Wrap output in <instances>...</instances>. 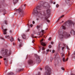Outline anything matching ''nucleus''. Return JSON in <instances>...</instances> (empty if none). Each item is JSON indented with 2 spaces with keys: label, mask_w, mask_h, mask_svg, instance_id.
Instances as JSON below:
<instances>
[{
  "label": "nucleus",
  "mask_w": 75,
  "mask_h": 75,
  "mask_svg": "<svg viewBox=\"0 0 75 75\" xmlns=\"http://www.w3.org/2000/svg\"><path fill=\"white\" fill-rule=\"evenodd\" d=\"M37 10L35 9L34 11L32 13L33 15L36 16L38 17H40V15H41V12L40 11L41 10V8L40 6H38L36 7Z\"/></svg>",
  "instance_id": "1"
},
{
  "label": "nucleus",
  "mask_w": 75,
  "mask_h": 75,
  "mask_svg": "<svg viewBox=\"0 0 75 75\" xmlns=\"http://www.w3.org/2000/svg\"><path fill=\"white\" fill-rule=\"evenodd\" d=\"M1 52L4 57H9L11 54V51L10 50L8 51L7 49L2 50Z\"/></svg>",
  "instance_id": "2"
},
{
  "label": "nucleus",
  "mask_w": 75,
  "mask_h": 75,
  "mask_svg": "<svg viewBox=\"0 0 75 75\" xmlns=\"http://www.w3.org/2000/svg\"><path fill=\"white\" fill-rule=\"evenodd\" d=\"M69 37H70V35L69 34L65 32H64L62 33H61V35H60L59 37L60 38H67Z\"/></svg>",
  "instance_id": "3"
},
{
  "label": "nucleus",
  "mask_w": 75,
  "mask_h": 75,
  "mask_svg": "<svg viewBox=\"0 0 75 75\" xmlns=\"http://www.w3.org/2000/svg\"><path fill=\"white\" fill-rule=\"evenodd\" d=\"M46 71L44 74V75H50L51 69L48 66H46L45 67Z\"/></svg>",
  "instance_id": "4"
},
{
  "label": "nucleus",
  "mask_w": 75,
  "mask_h": 75,
  "mask_svg": "<svg viewBox=\"0 0 75 75\" xmlns=\"http://www.w3.org/2000/svg\"><path fill=\"white\" fill-rule=\"evenodd\" d=\"M15 11H16L17 13H18V14H19L20 13H21V14L22 16H24V12H23V11L22 10L20 9H16L15 10Z\"/></svg>",
  "instance_id": "5"
},
{
  "label": "nucleus",
  "mask_w": 75,
  "mask_h": 75,
  "mask_svg": "<svg viewBox=\"0 0 75 75\" xmlns=\"http://www.w3.org/2000/svg\"><path fill=\"white\" fill-rule=\"evenodd\" d=\"M35 56H36V62L37 63H39V62H40V57L37 55V54H35Z\"/></svg>",
  "instance_id": "6"
},
{
  "label": "nucleus",
  "mask_w": 75,
  "mask_h": 75,
  "mask_svg": "<svg viewBox=\"0 0 75 75\" xmlns=\"http://www.w3.org/2000/svg\"><path fill=\"white\" fill-rule=\"evenodd\" d=\"M41 4L42 5V6L43 7H47V6H48V4L47 2H45L44 3H43L42 2L41 3Z\"/></svg>",
  "instance_id": "7"
},
{
  "label": "nucleus",
  "mask_w": 75,
  "mask_h": 75,
  "mask_svg": "<svg viewBox=\"0 0 75 75\" xmlns=\"http://www.w3.org/2000/svg\"><path fill=\"white\" fill-rule=\"evenodd\" d=\"M44 41V39H42L40 41V42L42 45H43V46H45V44L44 42H43L42 41Z\"/></svg>",
  "instance_id": "8"
},
{
  "label": "nucleus",
  "mask_w": 75,
  "mask_h": 75,
  "mask_svg": "<svg viewBox=\"0 0 75 75\" xmlns=\"http://www.w3.org/2000/svg\"><path fill=\"white\" fill-rule=\"evenodd\" d=\"M49 16V15H47V16H46L45 17V20H46L47 22H48V23H50V20H49L48 19H48V18H49V16Z\"/></svg>",
  "instance_id": "9"
},
{
  "label": "nucleus",
  "mask_w": 75,
  "mask_h": 75,
  "mask_svg": "<svg viewBox=\"0 0 75 75\" xmlns=\"http://www.w3.org/2000/svg\"><path fill=\"white\" fill-rule=\"evenodd\" d=\"M46 13L48 15H50V14H51V11L49 9H47L46 10Z\"/></svg>",
  "instance_id": "10"
},
{
  "label": "nucleus",
  "mask_w": 75,
  "mask_h": 75,
  "mask_svg": "<svg viewBox=\"0 0 75 75\" xmlns=\"http://www.w3.org/2000/svg\"><path fill=\"white\" fill-rule=\"evenodd\" d=\"M74 24H75V22L70 21L69 22V25H74Z\"/></svg>",
  "instance_id": "11"
},
{
  "label": "nucleus",
  "mask_w": 75,
  "mask_h": 75,
  "mask_svg": "<svg viewBox=\"0 0 75 75\" xmlns=\"http://www.w3.org/2000/svg\"><path fill=\"white\" fill-rule=\"evenodd\" d=\"M3 32L4 34H7V29H5L3 30Z\"/></svg>",
  "instance_id": "12"
},
{
  "label": "nucleus",
  "mask_w": 75,
  "mask_h": 75,
  "mask_svg": "<svg viewBox=\"0 0 75 75\" xmlns=\"http://www.w3.org/2000/svg\"><path fill=\"white\" fill-rule=\"evenodd\" d=\"M33 61L31 60H29L28 61V64H33Z\"/></svg>",
  "instance_id": "13"
},
{
  "label": "nucleus",
  "mask_w": 75,
  "mask_h": 75,
  "mask_svg": "<svg viewBox=\"0 0 75 75\" xmlns=\"http://www.w3.org/2000/svg\"><path fill=\"white\" fill-rule=\"evenodd\" d=\"M4 61H5V65H7V59H6V58H4Z\"/></svg>",
  "instance_id": "14"
},
{
  "label": "nucleus",
  "mask_w": 75,
  "mask_h": 75,
  "mask_svg": "<svg viewBox=\"0 0 75 75\" xmlns=\"http://www.w3.org/2000/svg\"><path fill=\"white\" fill-rule=\"evenodd\" d=\"M22 37L23 39H25V34H22Z\"/></svg>",
  "instance_id": "15"
},
{
  "label": "nucleus",
  "mask_w": 75,
  "mask_h": 75,
  "mask_svg": "<svg viewBox=\"0 0 75 75\" xmlns=\"http://www.w3.org/2000/svg\"><path fill=\"white\" fill-rule=\"evenodd\" d=\"M40 27L41 26L40 25H38L37 26V29H38V31H40Z\"/></svg>",
  "instance_id": "16"
},
{
  "label": "nucleus",
  "mask_w": 75,
  "mask_h": 75,
  "mask_svg": "<svg viewBox=\"0 0 75 75\" xmlns=\"http://www.w3.org/2000/svg\"><path fill=\"white\" fill-rule=\"evenodd\" d=\"M70 33L72 34H75V31L73 30L70 31Z\"/></svg>",
  "instance_id": "17"
},
{
  "label": "nucleus",
  "mask_w": 75,
  "mask_h": 75,
  "mask_svg": "<svg viewBox=\"0 0 75 75\" xmlns=\"http://www.w3.org/2000/svg\"><path fill=\"white\" fill-rule=\"evenodd\" d=\"M8 75H14V74H13V73L12 72H10L9 73H8Z\"/></svg>",
  "instance_id": "18"
},
{
  "label": "nucleus",
  "mask_w": 75,
  "mask_h": 75,
  "mask_svg": "<svg viewBox=\"0 0 75 75\" xmlns=\"http://www.w3.org/2000/svg\"><path fill=\"white\" fill-rule=\"evenodd\" d=\"M44 30H42L40 32V34H42V35H43V33H44Z\"/></svg>",
  "instance_id": "19"
},
{
  "label": "nucleus",
  "mask_w": 75,
  "mask_h": 75,
  "mask_svg": "<svg viewBox=\"0 0 75 75\" xmlns=\"http://www.w3.org/2000/svg\"><path fill=\"white\" fill-rule=\"evenodd\" d=\"M13 0V3H14L16 4V3H17V2H18V0Z\"/></svg>",
  "instance_id": "20"
},
{
  "label": "nucleus",
  "mask_w": 75,
  "mask_h": 75,
  "mask_svg": "<svg viewBox=\"0 0 75 75\" xmlns=\"http://www.w3.org/2000/svg\"><path fill=\"white\" fill-rule=\"evenodd\" d=\"M11 39L10 40V41L11 42H13V41H14V38H13V37H11Z\"/></svg>",
  "instance_id": "21"
},
{
  "label": "nucleus",
  "mask_w": 75,
  "mask_h": 75,
  "mask_svg": "<svg viewBox=\"0 0 75 75\" xmlns=\"http://www.w3.org/2000/svg\"><path fill=\"white\" fill-rule=\"evenodd\" d=\"M57 60H58V62H59V63H61V60L60 58H59V59H57Z\"/></svg>",
  "instance_id": "22"
},
{
  "label": "nucleus",
  "mask_w": 75,
  "mask_h": 75,
  "mask_svg": "<svg viewBox=\"0 0 75 75\" xmlns=\"http://www.w3.org/2000/svg\"><path fill=\"white\" fill-rule=\"evenodd\" d=\"M70 2H71V1H70L68 0L66 1V4H69Z\"/></svg>",
  "instance_id": "23"
},
{
  "label": "nucleus",
  "mask_w": 75,
  "mask_h": 75,
  "mask_svg": "<svg viewBox=\"0 0 75 75\" xmlns=\"http://www.w3.org/2000/svg\"><path fill=\"white\" fill-rule=\"evenodd\" d=\"M64 16L63 15L61 16L60 17H59L58 19V20H59V19H61V18H62V17H64Z\"/></svg>",
  "instance_id": "24"
},
{
  "label": "nucleus",
  "mask_w": 75,
  "mask_h": 75,
  "mask_svg": "<svg viewBox=\"0 0 75 75\" xmlns=\"http://www.w3.org/2000/svg\"><path fill=\"white\" fill-rule=\"evenodd\" d=\"M62 28L64 30H65V29H66V27H65V26L63 25H62Z\"/></svg>",
  "instance_id": "25"
},
{
  "label": "nucleus",
  "mask_w": 75,
  "mask_h": 75,
  "mask_svg": "<svg viewBox=\"0 0 75 75\" xmlns=\"http://www.w3.org/2000/svg\"><path fill=\"white\" fill-rule=\"evenodd\" d=\"M61 55L62 57H63L65 56V55H64V54L63 53H61Z\"/></svg>",
  "instance_id": "26"
},
{
  "label": "nucleus",
  "mask_w": 75,
  "mask_h": 75,
  "mask_svg": "<svg viewBox=\"0 0 75 75\" xmlns=\"http://www.w3.org/2000/svg\"><path fill=\"white\" fill-rule=\"evenodd\" d=\"M50 62H51L52 60H53V58L52 57H50Z\"/></svg>",
  "instance_id": "27"
},
{
  "label": "nucleus",
  "mask_w": 75,
  "mask_h": 75,
  "mask_svg": "<svg viewBox=\"0 0 75 75\" xmlns=\"http://www.w3.org/2000/svg\"><path fill=\"white\" fill-rule=\"evenodd\" d=\"M26 6V4H24L23 6L24 8H23V9H25V6Z\"/></svg>",
  "instance_id": "28"
},
{
  "label": "nucleus",
  "mask_w": 75,
  "mask_h": 75,
  "mask_svg": "<svg viewBox=\"0 0 75 75\" xmlns=\"http://www.w3.org/2000/svg\"><path fill=\"white\" fill-rule=\"evenodd\" d=\"M46 51L47 52H49V51H50V52H51V50H50L49 49H47V50Z\"/></svg>",
  "instance_id": "29"
},
{
  "label": "nucleus",
  "mask_w": 75,
  "mask_h": 75,
  "mask_svg": "<svg viewBox=\"0 0 75 75\" xmlns=\"http://www.w3.org/2000/svg\"><path fill=\"white\" fill-rule=\"evenodd\" d=\"M73 58H75V51L74 52Z\"/></svg>",
  "instance_id": "30"
},
{
  "label": "nucleus",
  "mask_w": 75,
  "mask_h": 75,
  "mask_svg": "<svg viewBox=\"0 0 75 75\" xmlns=\"http://www.w3.org/2000/svg\"><path fill=\"white\" fill-rule=\"evenodd\" d=\"M62 60L63 62H65V58L64 57L63 58Z\"/></svg>",
  "instance_id": "31"
},
{
  "label": "nucleus",
  "mask_w": 75,
  "mask_h": 75,
  "mask_svg": "<svg viewBox=\"0 0 75 75\" xmlns=\"http://www.w3.org/2000/svg\"><path fill=\"white\" fill-rule=\"evenodd\" d=\"M58 56H59V55L58 54H57L56 55L55 54V58H57V57H58Z\"/></svg>",
  "instance_id": "32"
},
{
  "label": "nucleus",
  "mask_w": 75,
  "mask_h": 75,
  "mask_svg": "<svg viewBox=\"0 0 75 75\" xmlns=\"http://www.w3.org/2000/svg\"><path fill=\"white\" fill-rule=\"evenodd\" d=\"M5 38H10V36H6L5 37Z\"/></svg>",
  "instance_id": "33"
},
{
  "label": "nucleus",
  "mask_w": 75,
  "mask_h": 75,
  "mask_svg": "<svg viewBox=\"0 0 75 75\" xmlns=\"http://www.w3.org/2000/svg\"><path fill=\"white\" fill-rule=\"evenodd\" d=\"M40 72H38V74H37L36 75H40Z\"/></svg>",
  "instance_id": "34"
},
{
  "label": "nucleus",
  "mask_w": 75,
  "mask_h": 75,
  "mask_svg": "<svg viewBox=\"0 0 75 75\" xmlns=\"http://www.w3.org/2000/svg\"><path fill=\"white\" fill-rule=\"evenodd\" d=\"M5 22L6 24H7V21H5Z\"/></svg>",
  "instance_id": "35"
},
{
  "label": "nucleus",
  "mask_w": 75,
  "mask_h": 75,
  "mask_svg": "<svg viewBox=\"0 0 75 75\" xmlns=\"http://www.w3.org/2000/svg\"><path fill=\"white\" fill-rule=\"evenodd\" d=\"M49 47L50 48H51L52 47V46L51 45H49Z\"/></svg>",
  "instance_id": "36"
},
{
  "label": "nucleus",
  "mask_w": 75,
  "mask_h": 75,
  "mask_svg": "<svg viewBox=\"0 0 75 75\" xmlns=\"http://www.w3.org/2000/svg\"><path fill=\"white\" fill-rule=\"evenodd\" d=\"M56 6L57 8V7H59V5L58 4H57L56 5Z\"/></svg>",
  "instance_id": "37"
},
{
  "label": "nucleus",
  "mask_w": 75,
  "mask_h": 75,
  "mask_svg": "<svg viewBox=\"0 0 75 75\" xmlns=\"http://www.w3.org/2000/svg\"><path fill=\"white\" fill-rule=\"evenodd\" d=\"M61 68L62 70H63V71H64V67H62Z\"/></svg>",
  "instance_id": "38"
},
{
  "label": "nucleus",
  "mask_w": 75,
  "mask_h": 75,
  "mask_svg": "<svg viewBox=\"0 0 75 75\" xmlns=\"http://www.w3.org/2000/svg\"><path fill=\"white\" fill-rule=\"evenodd\" d=\"M55 52V50H53L52 51V53H54Z\"/></svg>",
  "instance_id": "39"
},
{
  "label": "nucleus",
  "mask_w": 75,
  "mask_h": 75,
  "mask_svg": "<svg viewBox=\"0 0 75 75\" xmlns=\"http://www.w3.org/2000/svg\"><path fill=\"white\" fill-rule=\"evenodd\" d=\"M42 50H45V48L44 47H42Z\"/></svg>",
  "instance_id": "40"
},
{
  "label": "nucleus",
  "mask_w": 75,
  "mask_h": 75,
  "mask_svg": "<svg viewBox=\"0 0 75 75\" xmlns=\"http://www.w3.org/2000/svg\"><path fill=\"white\" fill-rule=\"evenodd\" d=\"M51 38L50 37L48 39V40H49V41H51Z\"/></svg>",
  "instance_id": "41"
},
{
  "label": "nucleus",
  "mask_w": 75,
  "mask_h": 75,
  "mask_svg": "<svg viewBox=\"0 0 75 75\" xmlns=\"http://www.w3.org/2000/svg\"><path fill=\"white\" fill-rule=\"evenodd\" d=\"M22 46L21 43H20L19 45V47H21Z\"/></svg>",
  "instance_id": "42"
},
{
  "label": "nucleus",
  "mask_w": 75,
  "mask_h": 75,
  "mask_svg": "<svg viewBox=\"0 0 75 75\" xmlns=\"http://www.w3.org/2000/svg\"><path fill=\"white\" fill-rule=\"evenodd\" d=\"M30 27H33V24H30Z\"/></svg>",
  "instance_id": "43"
},
{
  "label": "nucleus",
  "mask_w": 75,
  "mask_h": 75,
  "mask_svg": "<svg viewBox=\"0 0 75 75\" xmlns=\"http://www.w3.org/2000/svg\"><path fill=\"white\" fill-rule=\"evenodd\" d=\"M67 48L68 50H70V49L69 48V47H68V46H67Z\"/></svg>",
  "instance_id": "44"
},
{
  "label": "nucleus",
  "mask_w": 75,
  "mask_h": 75,
  "mask_svg": "<svg viewBox=\"0 0 75 75\" xmlns=\"http://www.w3.org/2000/svg\"><path fill=\"white\" fill-rule=\"evenodd\" d=\"M67 48L68 50H70V49L69 48V47H68V46H67Z\"/></svg>",
  "instance_id": "45"
},
{
  "label": "nucleus",
  "mask_w": 75,
  "mask_h": 75,
  "mask_svg": "<svg viewBox=\"0 0 75 75\" xmlns=\"http://www.w3.org/2000/svg\"><path fill=\"white\" fill-rule=\"evenodd\" d=\"M50 2L51 3H53V1H52V0H51V1H50Z\"/></svg>",
  "instance_id": "46"
},
{
  "label": "nucleus",
  "mask_w": 75,
  "mask_h": 75,
  "mask_svg": "<svg viewBox=\"0 0 75 75\" xmlns=\"http://www.w3.org/2000/svg\"><path fill=\"white\" fill-rule=\"evenodd\" d=\"M68 59V58H67L66 60H65V61H67Z\"/></svg>",
  "instance_id": "47"
},
{
  "label": "nucleus",
  "mask_w": 75,
  "mask_h": 75,
  "mask_svg": "<svg viewBox=\"0 0 75 75\" xmlns=\"http://www.w3.org/2000/svg\"><path fill=\"white\" fill-rule=\"evenodd\" d=\"M41 47H39V51H40V50H41Z\"/></svg>",
  "instance_id": "48"
},
{
  "label": "nucleus",
  "mask_w": 75,
  "mask_h": 75,
  "mask_svg": "<svg viewBox=\"0 0 75 75\" xmlns=\"http://www.w3.org/2000/svg\"><path fill=\"white\" fill-rule=\"evenodd\" d=\"M18 41H19V42L20 41V39H19V38H18Z\"/></svg>",
  "instance_id": "49"
},
{
  "label": "nucleus",
  "mask_w": 75,
  "mask_h": 75,
  "mask_svg": "<svg viewBox=\"0 0 75 75\" xmlns=\"http://www.w3.org/2000/svg\"><path fill=\"white\" fill-rule=\"evenodd\" d=\"M51 44H54V42H51Z\"/></svg>",
  "instance_id": "50"
},
{
  "label": "nucleus",
  "mask_w": 75,
  "mask_h": 75,
  "mask_svg": "<svg viewBox=\"0 0 75 75\" xmlns=\"http://www.w3.org/2000/svg\"><path fill=\"white\" fill-rule=\"evenodd\" d=\"M35 41L34 40H33L32 41V42L33 43H34V42Z\"/></svg>",
  "instance_id": "51"
},
{
  "label": "nucleus",
  "mask_w": 75,
  "mask_h": 75,
  "mask_svg": "<svg viewBox=\"0 0 75 75\" xmlns=\"http://www.w3.org/2000/svg\"><path fill=\"white\" fill-rule=\"evenodd\" d=\"M33 24H35V22H34V21H33Z\"/></svg>",
  "instance_id": "52"
},
{
  "label": "nucleus",
  "mask_w": 75,
  "mask_h": 75,
  "mask_svg": "<svg viewBox=\"0 0 75 75\" xmlns=\"http://www.w3.org/2000/svg\"><path fill=\"white\" fill-rule=\"evenodd\" d=\"M58 49H59L60 48V47L59 46L58 47Z\"/></svg>",
  "instance_id": "53"
},
{
  "label": "nucleus",
  "mask_w": 75,
  "mask_h": 75,
  "mask_svg": "<svg viewBox=\"0 0 75 75\" xmlns=\"http://www.w3.org/2000/svg\"><path fill=\"white\" fill-rule=\"evenodd\" d=\"M10 32L11 33L12 32V31H11V30H10Z\"/></svg>",
  "instance_id": "54"
},
{
  "label": "nucleus",
  "mask_w": 75,
  "mask_h": 75,
  "mask_svg": "<svg viewBox=\"0 0 75 75\" xmlns=\"http://www.w3.org/2000/svg\"><path fill=\"white\" fill-rule=\"evenodd\" d=\"M70 55V54L69 52V54H68V57H69V56Z\"/></svg>",
  "instance_id": "55"
},
{
  "label": "nucleus",
  "mask_w": 75,
  "mask_h": 75,
  "mask_svg": "<svg viewBox=\"0 0 75 75\" xmlns=\"http://www.w3.org/2000/svg\"><path fill=\"white\" fill-rule=\"evenodd\" d=\"M34 35L33 34H32V37H34Z\"/></svg>",
  "instance_id": "56"
},
{
  "label": "nucleus",
  "mask_w": 75,
  "mask_h": 75,
  "mask_svg": "<svg viewBox=\"0 0 75 75\" xmlns=\"http://www.w3.org/2000/svg\"><path fill=\"white\" fill-rule=\"evenodd\" d=\"M64 47H63L62 48V50H64Z\"/></svg>",
  "instance_id": "57"
},
{
  "label": "nucleus",
  "mask_w": 75,
  "mask_h": 75,
  "mask_svg": "<svg viewBox=\"0 0 75 75\" xmlns=\"http://www.w3.org/2000/svg\"><path fill=\"white\" fill-rule=\"evenodd\" d=\"M36 20H37V21H38L39 20V18H37Z\"/></svg>",
  "instance_id": "58"
},
{
  "label": "nucleus",
  "mask_w": 75,
  "mask_h": 75,
  "mask_svg": "<svg viewBox=\"0 0 75 75\" xmlns=\"http://www.w3.org/2000/svg\"><path fill=\"white\" fill-rule=\"evenodd\" d=\"M3 58V57H2L1 56H0V59H1V58Z\"/></svg>",
  "instance_id": "59"
},
{
  "label": "nucleus",
  "mask_w": 75,
  "mask_h": 75,
  "mask_svg": "<svg viewBox=\"0 0 75 75\" xmlns=\"http://www.w3.org/2000/svg\"><path fill=\"white\" fill-rule=\"evenodd\" d=\"M53 4H55V2H54V3H53Z\"/></svg>",
  "instance_id": "60"
},
{
  "label": "nucleus",
  "mask_w": 75,
  "mask_h": 75,
  "mask_svg": "<svg viewBox=\"0 0 75 75\" xmlns=\"http://www.w3.org/2000/svg\"><path fill=\"white\" fill-rule=\"evenodd\" d=\"M40 71H42V69L41 68H40Z\"/></svg>",
  "instance_id": "61"
},
{
  "label": "nucleus",
  "mask_w": 75,
  "mask_h": 75,
  "mask_svg": "<svg viewBox=\"0 0 75 75\" xmlns=\"http://www.w3.org/2000/svg\"><path fill=\"white\" fill-rule=\"evenodd\" d=\"M71 75H75L73 74H71Z\"/></svg>",
  "instance_id": "62"
},
{
  "label": "nucleus",
  "mask_w": 75,
  "mask_h": 75,
  "mask_svg": "<svg viewBox=\"0 0 75 75\" xmlns=\"http://www.w3.org/2000/svg\"><path fill=\"white\" fill-rule=\"evenodd\" d=\"M20 71H23V69H21L20 70Z\"/></svg>",
  "instance_id": "63"
},
{
  "label": "nucleus",
  "mask_w": 75,
  "mask_h": 75,
  "mask_svg": "<svg viewBox=\"0 0 75 75\" xmlns=\"http://www.w3.org/2000/svg\"><path fill=\"white\" fill-rule=\"evenodd\" d=\"M13 45H15L14 43H13Z\"/></svg>",
  "instance_id": "64"
}]
</instances>
